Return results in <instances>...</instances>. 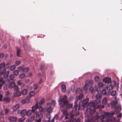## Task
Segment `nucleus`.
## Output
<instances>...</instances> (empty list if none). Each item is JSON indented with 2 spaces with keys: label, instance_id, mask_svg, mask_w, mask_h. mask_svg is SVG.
Segmentation results:
<instances>
[{
  "label": "nucleus",
  "instance_id": "nucleus-23",
  "mask_svg": "<svg viewBox=\"0 0 122 122\" xmlns=\"http://www.w3.org/2000/svg\"><path fill=\"white\" fill-rule=\"evenodd\" d=\"M117 103V101H112L110 103V104L112 106H114L116 105Z\"/></svg>",
  "mask_w": 122,
  "mask_h": 122
},
{
  "label": "nucleus",
  "instance_id": "nucleus-31",
  "mask_svg": "<svg viewBox=\"0 0 122 122\" xmlns=\"http://www.w3.org/2000/svg\"><path fill=\"white\" fill-rule=\"evenodd\" d=\"M25 74L24 73H22L20 75L19 77L21 79H23L25 77Z\"/></svg>",
  "mask_w": 122,
  "mask_h": 122
},
{
  "label": "nucleus",
  "instance_id": "nucleus-8",
  "mask_svg": "<svg viewBox=\"0 0 122 122\" xmlns=\"http://www.w3.org/2000/svg\"><path fill=\"white\" fill-rule=\"evenodd\" d=\"M34 115L36 117H39L41 118L43 117V115L41 112L38 111L37 112L34 113Z\"/></svg>",
  "mask_w": 122,
  "mask_h": 122
},
{
  "label": "nucleus",
  "instance_id": "nucleus-26",
  "mask_svg": "<svg viewBox=\"0 0 122 122\" xmlns=\"http://www.w3.org/2000/svg\"><path fill=\"white\" fill-rule=\"evenodd\" d=\"M27 92V89H25L23 90L21 92H20V95L21 94L22 95L25 94Z\"/></svg>",
  "mask_w": 122,
  "mask_h": 122
},
{
  "label": "nucleus",
  "instance_id": "nucleus-7",
  "mask_svg": "<svg viewBox=\"0 0 122 122\" xmlns=\"http://www.w3.org/2000/svg\"><path fill=\"white\" fill-rule=\"evenodd\" d=\"M47 111L48 113H51L52 111V109L51 106V103L50 102L47 103Z\"/></svg>",
  "mask_w": 122,
  "mask_h": 122
},
{
  "label": "nucleus",
  "instance_id": "nucleus-35",
  "mask_svg": "<svg viewBox=\"0 0 122 122\" xmlns=\"http://www.w3.org/2000/svg\"><path fill=\"white\" fill-rule=\"evenodd\" d=\"M17 56H18L20 53V48L18 49H17Z\"/></svg>",
  "mask_w": 122,
  "mask_h": 122
},
{
  "label": "nucleus",
  "instance_id": "nucleus-4",
  "mask_svg": "<svg viewBox=\"0 0 122 122\" xmlns=\"http://www.w3.org/2000/svg\"><path fill=\"white\" fill-rule=\"evenodd\" d=\"M6 71L5 69L4 68L3 70H1L0 71V76H3L4 78L6 79L7 76H8L9 73V71L6 72Z\"/></svg>",
  "mask_w": 122,
  "mask_h": 122
},
{
  "label": "nucleus",
  "instance_id": "nucleus-63",
  "mask_svg": "<svg viewBox=\"0 0 122 122\" xmlns=\"http://www.w3.org/2000/svg\"><path fill=\"white\" fill-rule=\"evenodd\" d=\"M41 118H40L39 119L37 120L36 122H41Z\"/></svg>",
  "mask_w": 122,
  "mask_h": 122
},
{
  "label": "nucleus",
  "instance_id": "nucleus-14",
  "mask_svg": "<svg viewBox=\"0 0 122 122\" xmlns=\"http://www.w3.org/2000/svg\"><path fill=\"white\" fill-rule=\"evenodd\" d=\"M74 117V115L71 113H69V114H67L65 117L66 119H67L70 118V119Z\"/></svg>",
  "mask_w": 122,
  "mask_h": 122
},
{
  "label": "nucleus",
  "instance_id": "nucleus-17",
  "mask_svg": "<svg viewBox=\"0 0 122 122\" xmlns=\"http://www.w3.org/2000/svg\"><path fill=\"white\" fill-rule=\"evenodd\" d=\"M70 122H80V120L79 119H78L76 120L75 118L70 119L69 120Z\"/></svg>",
  "mask_w": 122,
  "mask_h": 122
},
{
  "label": "nucleus",
  "instance_id": "nucleus-56",
  "mask_svg": "<svg viewBox=\"0 0 122 122\" xmlns=\"http://www.w3.org/2000/svg\"><path fill=\"white\" fill-rule=\"evenodd\" d=\"M88 83L90 84H92L93 83V81L92 80H89L88 81Z\"/></svg>",
  "mask_w": 122,
  "mask_h": 122
},
{
  "label": "nucleus",
  "instance_id": "nucleus-11",
  "mask_svg": "<svg viewBox=\"0 0 122 122\" xmlns=\"http://www.w3.org/2000/svg\"><path fill=\"white\" fill-rule=\"evenodd\" d=\"M14 90L16 91V94L18 96H20V92H18V87L17 86L15 85V86L13 87Z\"/></svg>",
  "mask_w": 122,
  "mask_h": 122
},
{
  "label": "nucleus",
  "instance_id": "nucleus-12",
  "mask_svg": "<svg viewBox=\"0 0 122 122\" xmlns=\"http://www.w3.org/2000/svg\"><path fill=\"white\" fill-rule=\"evenodd\" d=\"M111 81V79L108 77L105 78L103 79V81L104 82L107 83L110 82Z\"/></svg>",
  "mask_w": 122,
  "mask_h": 122
},
{
  "label": "nucleus",
  "instance_id": "nucleus-59",
  "mask_svg": "<svg viewBox=\"0 0 122 122\" xmlns=\"http://www.w3.org/2000/svg\"><path fill=\"white\" fill-rule=\"evenodd\" d=\"M50 121H48V120H47V119H46L43 120L42 122H50Z\"/></svg>",
  "mask_w": 122,
  "mask_h": 122
},
{
  "label": "nucleus",
  "instance_id": "nucleus-29",
  "mask_svg": "<svg viewBox=\"0 0 122 122\" xmlns=\"http://www.w3.org/2000/svg\"><path fill=\"white\" fill-rule=\"evenodd\" d=\"M27 113L26 115L27 116H30L31 114L32 113V111L31 110H30L27 111Z\"/></svg>",
  "mask_w": 122,
  "mask_h": 122
},
{
  "label": "nucleus",
  "instance_id": "nucleus-40",
  "mask_svg": "<svg viewBox=\"0 0 122 122\" xmlns=\"http://www.w3.org/2000/svg\"><path fill=\"white\" fill-rule=\"evenodd\" d=\"M103 85V83L102 82H100L98 84V86L99 87H101Z\"/></svg>",
  "mask_w": 122,
  "mask_h": 122
},
{
  "label": "nucleus",
  "instance_id": "nucleus-10",
  "mask_svg": "<svg viewBox=\"0 0 122 122\" xmlns=\"http://www.w3.org/2000/svg\"><path fill=\"white\" fill-rule=\"evenodd\" d=\"M15 77V76L13 75H10L8 76H7V78L8 81H14V79Z\"/></svg>",
  "mask_w": 122,
  "mask_h": 122
},
{
  "label": "nucleus",
  "instance_id": "nucleus-52",
  "mask_svg": "<svg viewBox=\"0 0 122 122\" xmlns=\"http://www.w3.org/2000/svg\"><path fill=\"white\" fill-rule=\"evenodd\" d=\"M9 65L10 63H7L6 64H5V68H8L9 67Z\"/></svg>",
  "mask_w": 122,
  "mask_h": 122
},
{
  "label": "nucleus",
  "instance_id": "nucleus-54",
  "mask_svg": "<svg viewBox=\"0 0 122 122\" xmlns=\"http://www.w3.org/2000/svg\"><path fill=\"white\" fill-rule=\"evenodd\" d=\"M34 90L36 89L37 88V84H35L34 85Z\"/></svg>",
  "mask_w": 122,
  "mask_h": 122
},
{
  "label": "nucleus",
  "instance_id": "nucleus-61",
  "mask_svg": "<svg viewBox=\"0 0 122 122\" xmlns=\"http://www.w3.org/2000/svg\"><path fill=\"white\" fill-rule=\"evenodd\" d=\"M72 87H73V88H74V86H71V91L72 92H74L75 91V89L74 88L72 89Z\"/></svg>",
  "mask_w": 122,
  "mask_h": 122
},
{
  "label": "nucleus",
  "instance_id": "nucleus-32",
  "mask_svg": "<svg viewBox=\"0 0 122 122\" xmlns=\"http://www.w3.org/2000/svg\"><path fill=\"white\" fill-rule=\"evenodd\" d=\"M13 73L14 75H18L19 73L18 71L16 70H15L13 72Z\"/></svg>",
  "mask_w": 122,
  "mask_h": 122
},
{
  "label": "nucleus",
  "instance_id": "nucleus-43",
  "mask_svg": "<svg viewBox=\"0 0 122 122\" xmlns=\"http://www.w3.org/2000/svg\"><path fill=\"white\" fill-rule=\"evenodd\" d=\"M38 108L39 109V110L40 111L39 112H42L43 110V108L41 106H38Z\"/></svg>",
  "mask_w": 122,
  "mask_h": 122
},
{
  "label": "nucleus",
  "instance_id": "nucleus-20",
  "mask_svg": "<svg viewBox=\"0 0 122 122\" xmlns=\"http://www.w3.org/2000/svg\"><path fill=\"white\" fill-rule=\"evenodd\" d=\"M50 113H48L46 114V117L45 118V119H47L48 121H50V119L51 118V117L50 116Z\"/></svg>",
  "mask_w": 122,
  "mask_h": 122
},
{
  "label": "nucleus",
  "instance_id": "nucleus-1",
  "mask_svg": "<svg viewBox=\"0 0 122 122\" xmlns=\"http://www.w3.org/2000/svg\"><path fill=\"white\" fill-rule=\"evenodd\" d=\"M100 102V100H96L93 102L87 103V107H89L86 109V112L88 115L94 114L96 111L95 108H98L99 109L104 107V105H98L97 104Z\"/></svg>",
  "mask_w": 122,
  "mask_h": 122
},
{
  "label": "nucleus",
  "instance_id": "nucleus-58",
  "mask_svg": "<svg viewBox=\"0 0 122 122\" xmlns=\"http://www.w3.org/2000/svg\"><path fill=\"white\" fill-rule=\"evenodd\" d=\"M44 67V66L43 65H41V66L40 68V70H43V68Z\"/></svg>",
  "mask_w": 122,
  "mask_h": 122
},
{
  "label": "nucleus",
  "instance_id": "nucleus-27",
  "mask_svg": "<svg viewBox=\"0 0 122 122\" xmlns=\"http://www.w3.org/2000/svg\"><path fill=\"white\" fill-rule=\"evenodd\" d=\"M101 94L100 93H98L96 95V98L97 100H99V99L101 98Z\"/></svg>",
  "mask_w": 122,
  "mask_h": 122
},
{
  "label": "nucleus",
  "instance_id": "nucleus-24",
  "mask_svg": "<svg viewBox=\"0 0 122 122\" xmlns=\"http://www.w3.org/2000/svg\"><path fill=\"white\" fill-rule=\"evenodd\" d=\"M37 109L35 106H33L32 107V111L34 114V113L36 112V111Z\"/></svg>",
  "mask_w": 122,
  "mask_h": 122
},
{
  "label": "nucleus",
  "instance_id": "nucleus-55",
  "mask_svg": "<svg viewBox=\"0 0 122 122\" xmlns=\"http://www.w3.org/2000/svg\"><path fill=\"white\" fill-rule=\"evenodd\" d=\"M122 116V114L121 113H120L117 115V117L118 118H121Z\"/></svg>",
  "mask_w": 122,
  "mask_h": 122
},
{
  "label": "nucleus",
  "instance_id": "nucleus-33",
  "mask_svg": "<svg viewBox=\"0 0 122 122\" xmlns=\"http://www.w3.org/2000/svg\"><path fill=\"white\" fill-rule=\"evenodd\" d=\"M15 66L13 65L11 66L10 68V70L11 71H13L14 70L15 68Z\"/></svg>",
  "mask_w": 122,
  "mask_h": 122
},
{
  "label": "nucleus",
  "instance_id": "nucleus-37",
  "mask_svg": "<svg viewBox=\"0 0 122 122\" xmlns=\"http://www.w3.org/2000/svg\"><path fill=\"white\" fill-rule=\"evenodd\" d=\"M88 89V85L87 84H85L84 87V89L85 91L86 90Z\"/></svg>",
  "mask_w": 122,
  "mask_h": 122
},
{
  "label": "nucleus",
  "instance_id": "nucleus-6",
  "mask_svg": "<svg viewBox=\"0 0 122 122\" xmlns=\"http://www.w3.org/2000/svg\"><path fill=\"white\" fill-rule=\"evenodd\" d=\"M17 113L22 116H23L26 114L27 110L25 109H23L22 110H19L17 111Z\"/></svg>",
  "mask_w": 122,
  "mask_h": 122
},
{
  "label": "nucleus",
  "instance_id": "nucleus-47",
  "mask_svg": "<svg viewBox=\"0 0 122 122\" xmlns=\"http://www.w3.org/2000/svg\"><path fill=\"white\" fill-rule=\"evenodd\" d=\"M105 116L102 115L101 116L99 117V119L101 120H102L103 118H104V117H106Z\"/></svg>",
  "mask_w": 122,
  "mask_h": 122
},
{
  "label": "nucleus",
  "instance_id": "nucleus-15",
  "mask_svg": "<svg viewBox=\"0 0 122 122\" xmlns=\"http://www.w3.org/2000/svg\"><path fill=\"white\" fill-rule=\"evenodd\" d=\"M20 107V105L19 104H16L12 108L13 111H15L18 109Z\"/></svg>",
  "mask_w": 122,
  "mask_h": 122
},
{
  "label": "nucleus",
  "instance_id": "nucleus-50",
  "mask_svg": "<svg viewBox=\"0 0 122 122\" xmlns=\"http://www.w3.org/2000/svg\"><path fill=\"white\" fill-rule=\"evenodd\" d=\"M4 56V54L3 53L0 54V58H2Z\"/></svg>",
  "mask_w": 122,
  "mask_h": 122
},
{
  "label": "nucleus",
  "instance_id": "nucleus-28",
  "mask_svg": "<svg viewBox=\"0 0 122 122\" xmlns=\"http://www.w3.org/2000/svg\"><path fill=\"white\" fill-rule=\"evenodd\" d=\"M107 99L106 98H104L103 100L102 103L103 104H106L107 102Z\"/></svg>",
  "mask_w": 122,
  "mask_h": 122
},
{
  "label": "nucleus",
  "instance_id": "nucleus-2",
  "mask_svg": "<svg viewBox=\"0 0 122 122\" xmlns=\"http://www.w3.org/2000/svg\"><path fill=\"white\" fill-rule=\"evenodd\" d=\"M89 98H86L83 101H81L79 102V105H77L76 108L74 107L75 110L74 111V114L76 116L78 115L79 114V112L77 111V110H83L85 108L87 107V103L89 101Z\"/></svg>",
  "mask_w": 122,
  "mask_h": 122
},
{
  "label": "nucleus",
  "instance_id": "nucleus-62",
  "mask_svg": "<svg viewBox=\"0 0 122 122\" xmlns=\"http://www.w3.org/2000/svg\"><path fill=\"white\" fill-rule=\"evenodd\" d=\"M63 113L64 115H66L67 113V111L66 110H64V111L63 112Z\"/></svg>",
  "mask_w": 122,
  "mask_h": 122
},
{
  "label": "nucleus",
  "instance_id": "nucleus-46",
  "mask_svg": "<svg viewBox=\"0 0 122 122\" xmlns=\"http://www.w3.org/2000/svg\"><path fill=\"white\" fill-rule=\"evenodd\" d=\"M21 63V61H16L15 63V65L16 66H18Z\"/></svg>",
  "mask_w": 122,
  "mask_h": 122
},
{
  "label": "nucleus",
  "instance_id": "nucleus-13",
  "mask_svg": "<svg viewBox=\"0 0 122 122\" xmlns=\"http://www.w3.org/2000/svg\"><path fill=\"white\" fill-rule=\"evenodd\" d=\"M9 111L8 109H4L3 111L1 112V114L3 115L7 114Z\"/></svg>",
  "mask_w": 122,
  "mask_h": 122
},
{
  "label": "nucleus",
  "instance_id": "nucleus-60",
  "mask_svg": "<svg viewBox=\"0 0 122 122\" xmlns=\"http://www.w3.org/2000/svg\"><path fill=\"white\" fill-rule=\"evenodd\" d=\"M109 90H112L113 88V86H112L110 85L109 86Z\"/></svg>",
  "mask_w": 122,
  "mask_h": 122
},
{
  "label": "nucleus",
  "instance_id": "nucleus-36",
  "mask_svg": "<svg viewBox=\"0 0 122 122\" xmlns=\"http://www.w3.org/2000/svg\"><path fill=\"white\" fill-rule=\"evenodd\" d=\"M35 93V92L34 91H33L31 92L29 94V96L30 97H32L34 96Z\"/></svg>",
  "mask_w": 122,
  "mask_h": 122
},
{
  "label": "nucleus",
  "instance_id": "nucleus-9",
  "mask_svg": "<svg viewBox=\"0 0 122 122\" xmlns=\"http://www.w3.org/2000/svg\"><path fill=\"white\" fill-rule=\"evenodd\" d=\"M114 114V113L113 112H112L110 113H109L107 112H104V114L106 116V117H108L109 116L112 117L113 116Z\"/></svg>",
  "mask_w": 122,
  "mask_h": 122
},
{
  "label": "nucleus",
  "instance_id": "nucleus-5",
  "mask_svg": "<svg viewBox=\"0 0 122 122\" xmlns=\"http://www.w3.org/2000/svg\"><path fill=\"white\" fill-rule=\"evenodd\" d=\"M83 97V95L82 94H80L79 96L77 97L76 98V102H75V105L74 106L75 108L77 106V102L79 100H81L82 99Z\"/></svg>",
  "mask_w": 122,
  "mask_h": 122
},
{
  "label": "nucleus",
  "instance_id": "nucleus-18",
  "mask_svg": "<svg viewBox=\"0 0 122 122\" xmlns=\"http://www.w3.org/2000/svg\"><path fill=\"white\" fill-rule=\"evenodd\" d=\"M16 118L15 117H11L9 118V121L12 122H13L16 121Z\"/></svg>",
  "mask_w": 122,
  "mask_h": 122
},
{
  "label": "nucleus",
  "instance_id": "nucleus-41",
  "mask_svg": "<svg viewBox=\"0 0 122 122\" xmlns=\"http://www.w3.org/2000/svg\"><path fill=\"white\" fill-rule=\"evenodd\" d=\"M23 67L19 66L18 67L17 69L19 71H23Z\"/></svg>",
  "mask_w": 122,
  "mask_h": 122
},
{
  "label": "nucleus",
  "instance_id": "nucleus-49",
  "mask_svg": "<svg viewBox=\"0 0 122 122\" xmlns=\"http://www.w3.org/2000/svg\"><path fill=\"white\" fill-rule=\"evenodd\" d=\"M51 105H52L53 106H54L56 105V104L55 101H52L51 102Z\"/></svg>",
  "mask_w": 122,
  "mask_h": 122
},
{
  "label": "nucleus",
  "instance_id": "nucleus-45",
  "mask_svg": "<svg viewBox=\"0 0 122 122\" xmlns=\"http://www.w3.org/2000/svg\"><path fill=\"white\" fill-rule=\"evenodd\" d=\"M102 93L103 95H106L107 94L106 90L104 89H103L102 91Z\"/></svg>",
  "mask_w": 122,
  "mask_h": 122
},
{
  "label": "nucleus",
  "instance_id": "nucleus-42",
  "mask_svg": "<svg viewBox=\"0 0 122 122\" xmlns=\"http://www.w3.org/2000/svg\"><path fill=\"white\" fill-rule=\"evenodd\" d=\"M3 79L2 78H1L0 79V84L3 85L5 83L4 81L3 80Z\"/></svg>",
  "mask_w": 122,
  "mask_h": 122
},
{
  "label": "nucleus",
  "instance_id": "nucleus-16",
  "mask_svg": "<svg viewBox=\"0 0 122 122\" xmlns=\"http://www.w3.org/2000/svg\"><path fill=\"white\" fill-rule=\"evenodd\" d=\"M61 88L62 92H65L66 91V86L64 84L62 85Z\"/></svg>",
  "mask_w": 122,
  "mask_h": 122
},
{
  "label": "nucleus",
  "instance_id": "nucleus-38",
  "mask_svg": "<svg viewBox=\"0 0 122 122\" xmlns=\"http://www.w3.org/2000/svg\"><path fill=\"white\" fill-rule=\"evenodd\" d=\"M29 68L28 67H26L24 69L23 68V71L24 72H27L29 70Z\"/></svg>",
  "mask_w": 122,
  "mask_h": 122
},
{
  "label": "nucleus",
  "instance_id": "nucleus-44",
  "mask_svg": "<svg viewBox=\"0 0 122 122\" xmlns=\"http://www.w3.org/2000/svg\"><path fill=\"white\" fill-rule=\"evenodd\" d=\"M44 99L43 98H42L39 102L40 104H42L44 102Z\"/></svg>",
  "mask_w": 122,
  "mask_h": 122
},
{
  "label": "nucleus",
  "instance_id": "nucleus-30",
  "mask_svg": "<svg viewBox=\"0 0 122 122\" xmlns=\"http://www.w3.org/2000/svg\"><path fill=\"white\" fill-rule=\"evenodd\" d=\"M25 118L24 117H22L21 118H20L18 120L19 122H23L25 120Z\"/></svg>",
  "mask_w": 122,
  "mask_h": 122
},
{
  "label": "nucleus",
  "instance_id": "nucleus-51",
  "mask_svg": "<svg viewBox=\"0 0 122 122\" xmlns=\"http://www.w3.org/2000/svg\"><path fill=\"white\" fill-rule=\"evenodd\" d=\"M26 102V100L25 99H22L21 101V102L22 103L24 104Z\"/></svg>",
  "mask_w": 122,
  "mask_h": 122
},
{
  "label": "nucleus",
  "instance_id": "nucleus-22",
  "mask_svg": "<svg viewBox=\"0 0 122 122\" xmlns=\"http://www.w3.org/2000/svg\"><path fill=\"white\" fill-rule=\"evenodd\" d=\"M35 116L34 114H33V116L31 117L28 118L30 122H31L33 121L35 119Z\"/></svg>",
  "mask_w": 122,
  "mask_h": 122
},
{
  "label": "nucleus",
  "instance_id": "nucleus-39",
  "mask_svg": "<svg viewBox=\"0 0 122 122\" xmlns=\"http://www.w3.org/2000/svg\"><path fill=\"white\" fill-rule=\"evenodd\" d=\"M100 80V78L98 76H96L95 77V80L96 81H99Z\"/></svg>",
  "mask_w": 122,
  "mask_h": 122
},
{
  "label": "nucleus",
  "instance_id": "nucleus-48",
  "mask_svg": "<svg viewBox=\"0 0 122 122\" xmlns=\"http://www.w3.org/2000/svg\"><path fill=\"white\" fill-rule=\"evenodd\" d=\"M99 117L97 115L95 117V119L93 122H96L97 121V119H99Z\"/></svg>",
  "mask_w": 122,
  "mask_h": 122
},
{
  "label": "nucleus",
  "instance_id": "nucleus-64",
  "mask_svg": "<svg viewBox=\"0 0 122 122\" xmlns=\"http://www.w3.org/2000/svg\"><path fill=\"white\" fill-rule=\"evenodd\" d=\"M20 86L21 87H23L24 86V83L22 82V83H21V84Z\"/></svg>",
  "mask_w": 122,
  "mask_h": 122
},
{
  "label": "nucleus",
  "instance_id": "nucleus-19",
  "mask_svg": "<svg viewBox=\"0 0 122 122\" xmlns=\"http://www.w3.org/2000/svg\"><path fill=\"white\" fill-rule=\"evenodd\" d=\"M15 83L13 81H12L8 85V87L9 88H12L15 86Z\"/></svg>",
  "mask_w": 122,
  "mask_h": 122
},
{
  "label": "nucleus",
  "instance_id": "nucleus-25",
  "mask_svg": "<svg viewBox=\"0 0 122 122\" xmlns=\"http://www.w3.org/2000/svg\"><path fill=\"white\" fill-rule=\"evenodd\" d=\"M3 100L6 102H9L10 101V98L8 97H5L3 98Z\"/></svg>",
  "mask_w": 122,
  "mask_h": 122
},
{
  "label": "nucleus",
  "instance_id": "nucleus-21",
  "mask_svg": "<svg viewBox=\"0 0 122 122\" xmlns=\"http://www.w3.org/2000/svg\"><path fill=\"white\" fill-rule=\"evenodd\" d=\"M5 63L4 62L0 64V70L2 68H5Z\"/></svg>",
  "mask_w": 122,
  "mask_h": 122
},
{
  "label": "nucleus",
  "instance_id": "nucleus-57",
  "mask_svg": "<svg viewBox=\"0 0 122 122\" xmlns=\"http://www.w3.org/2000/svg\"><path fill=\"white\" fill-rule=\"evenodd\" d=\"M58 115H55L54 117V118L57 120L58 118Z\"/></svg>",
  "mask_w": 122,
  "mask_h": 122
},
{
  "label": "nucleus",
  "instance_id": "nucleus-3",
  "mask_svg": "<svg viewBox=\"0 0 122 122\" xmlns=\"http://www.w3.org/2000/svg\"><path fill=\"white\" fill-rule=\"evenodd\" d=\"M58 102L59 104H61V106L62 107H64L66 109L71 108L72 107V105L69 104L68 103L66 95L64 96L62 99H61L60 97L58 100Z\"/></svg>",
  "mask_w": 122,
  "mask_h": 122
},
{
  "label": "nucleus",
  "instance_id": "nucleus-53",
  "mask_svg": "<svg viewBox=\"0 0 122 122\" xmlns=\"http://www.w3.org/2000/svg\"><path fill=\"white\" fill-rule=\"evenodd\" d=\"M22 82H21V80H19L18 82V85L19 86H20L21 84V83H22Z\"/></svg>",
  "mask_w": 122,
  "mask_h": 122
},
{
  "label": "nucleus",
  "instance_id": "nucleus-34",
  "mask_svg": "<svg viewBox=\"0 0 122 122\" xmlns=\"http://www.w3.org/2000/svg\"><path fill=\"white\" fill-rule=\"evenodd\" d=\"M116 94V91L113 90L111 93V95L112 96H114Z\"/></svg>",
  "mask_w": 122,
  "mask_h": 122
}]
</instances>
